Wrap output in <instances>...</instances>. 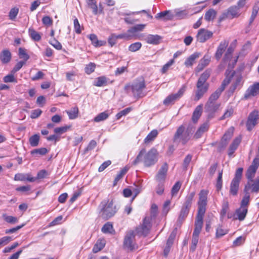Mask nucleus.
<instances>
[{"label":"nucleus","mask_w":259,"mask_h":259,"mask_svg":"<svg viewBox=\"0 0 259 259\" xmlns=\"http://www.w3.org/2000/svg\"><path fill=\"white\" fill-rule=\"evenodd\" d=\"M230 81V78H225L221 85L209 96L204 106L205 111L208 113V116L209 118L212 117L214 113L219 109L220 104L216 101L224 91L226 87L229 84Z\"/></svg>","instance_id":"obj_1"},{"label":"nucleus","mask_w":259,"mask_h":259,"mask_svg":"<svg viewBox=\"0 0 259 259\" xmlns=\"http://www.w3.org/2000/svg\"><path fill=\"white\" fill-rule=\"evenodd\" d=\"M207 194V191L204 190H201L199 194L198 209L195 222V229L193 233V236L199 237L201 231L203 216L206 211Z\"/></svg>","instance_id":"obj_2"},{"label":"nucleus","mask_w":259,"mask_h":259,"mask_svg":"<svg viewBox=\"0 0 259 259\" xmlns=\"http://www.w3.org/2000/svg\"><path fill=\"white\" fill-rule=\"evenodd\" d=\"M207 194V191L204 190H201L199 194L198 209L195 222V229L193 233V236L199 237L201 231L203 216L206 211Z\"/></svg>","instance_id":"obj_3"},{"label":"nucleus","mask_w":259,"mask_h":259,"mask_svg":"<svg viewBox=\"0 0 259 259\" xmlns=\"http://www.w3.org/2000/svg\"><path fill=\"white\" fill-rule=\"evenodd\" d=\"M195 131L194 127L189 125L187 128L184 125H180L177 130L172 138L173 142L177 145L181 143L186 145L190 140Z\"/></svg>","instance_id":"obj_4"},{"label":"nucleus","mask_w":259,"mask_h":259,"mask_svg":"<svg viewBox=\"0 0 259 259\" xmlns=\"http://www.w3.org/2000/svg\"><path fill=\"white\" fill-rule=\"evenodd\" d=\"M99 210L100 216L104 219L108 220L114 215L118 208L113 204V199H105L99 205Z\"/></svg>","instance_id":"obj_5"},{"label":"nucleus","mask_w":259,"mask_h":259,"mask_svg":"<svg viewBox=\"0 0 259 259\" xmlns=\"http://www.w3.org/2000/svg\"><path fill=\"white\" fill-rule=\"evenodd\" d=\"M130 87L132 88V91L135 98H140L146 95V94L144 92L146 85L143 78L137 79L132 83L131 86L127 85L125 86L124 88L125 90H128Z\"/></svg>","instance_id":"obj_6"},{"label":"nucleus","mask_w":259,"mask_h":259,"mask_svg":"<svg viewBox=\"0 0 259 259\" xmlns=\"http://www.w3.org/2000/svg\"><path fill=\"white\" fill-rule=\"evenodd\" d=\"M138 246L135 240V233L133 231H130L126 233L124 236L123 248L124 249L132 251L138 248Z\"/></svg>","instance_id":"obj_7"},{"label":"nucleus","mask_w":259,"mask_h":259,"mask_svg":"<svg viewBox=\"0 0 259 259\" xmlns=\"http://www.w3.org/2000/svg\"><path fill=\"white\" fill-rule=\"evenodd\" d=\"M243 168H238L235 174V177L232 180L230 184V194L235 196L237 194L239 190V186L242 178Z\"/></svg>","instance_id":"obj_8"},{"label":"nucleus","mask_w":259,"mask_h":259,"mask_svg":"<svg viewBox=\"0 0 259 259\" xmlns=\"http://www.w3.org/2000/svg\"><path fill=\"white\" fill-rule=\"evenodd\" d=\"M145 26V24H137L130 28L126 32L116 34V38L117 39L130 40L136 36V32L142 31Z\"/></svg>","instance_id":"obj_9"},{"label":"nucleus","mask_w":259,"mask_h":259,"mask_svg":"<svg viewBox=\"0 0 259 259\" xmlns=\"http://www.w3.org/2000/svg\"><path fill=\"white\" fill-rule=\"evenodd\" d=\"M151 219L146 216L143 220L142 224L137 228L136 233L139 236L147 235L151 227Z\"/></svg>","instance_id":"obj_10"},{"label":"nucleus","mask_w":259,"mask_h":259,"mask_svg":"<svg viewBox=\"0 0 259 259\" xmlns=\"http://www.w3.org/2000/svg\"><path fill=\"white\" fill-rule=\"evenodd\" d=\"M244 191V192L250 191L252 193H258L259 192V177H256L255 179L247 180Z\"/></svg>","instance_id":"obj_11"},{"label":"nucleus","mask_w":259,"mask_h":259,"mask_svg":"<svg viewBox=\"0 0 259 259\" xmlns=\"http://www.w3.org/2000/svg\"><path fill=\"white\" fill-rule=\"evenodd\" d=\"M157 152L154 148L151 149L145 155L144 162L146 166L154 164L157 161Z\"/></svg>","instance_id":"obj_12"},{"label":"nucleus","mask_w":259,"mask_h":259,"mask_svg":"<svg viewBox=\"0 0 259 259\" xmlns=\"http://www.w3.org/2000/svg\"><path fill=\"white\" fill-rule=\"evenodd\" d=\"M208 89V83H202L197 82L196 84V90L195 91V100L198 101L207 92Z\"/></svg>","instance_id":"obj_13"},{"label":"nucleus","mask_w":259,"mask_h":259,"mask_svg":"<svg viewBox=\"0 0 259 259\" xmlns=\"http://www.w3.org/2000/svg\"><path fill=\"white\" fill-rule=\"evenodd\" d=\"M258 166L259 158H255L253 159L246 172L245 176L247 180L253 179Z\"/></svg>","instance_id":"obj_14"},{"label":"nucleus","mask_w":259,"mask_h":259,"mask_svg":"<svg viewBox=\"0 0 259 259\" xmlns=\"http://www.w3.org/2000/svg\"><path fill=\"white\" fill-rule=\"evenodd\" d=\"M213 35V33L207 29L201 28L199 30L196 35L197 40L203 43L210 38Z\"/></svg>","instance_id":"obj_15"},{"label":"nucleus","mask_w":259,"mask_h":259,"mask_svg":"<svg viewBox=\"0 0 259 259\" xmlns=\"http://www.w3.org/2000/svg\"><path fill=\"white\" fill-rule=\"evenodd\" d=\"M230 78L231 82V80H233L232 85L229 88V92L231 94L233 93L237 89L238 87H240L241 84L242 77L240 75H234L232 74L230 76H227L225 78Z\"/></svg>","instance_id":"obj_16"},{"label":"nucleus","mask_w":259,"mask_h":259,"mask_svg":"<svg viewBox=\"0 0 259 259\" xmlns=\"http://www.w3.org/2000/svg\"><path fill=\"white\" fill-rule=\"evenodd\" d=\"M185 89L184 88H181L178 93L169 95L163 101V104L168 106L174 102L176 100L180 99L184 94Z\"/></svg>","instance_id":"obj_17"},{"label":"nucleus","mask_w":259,"mask_h":259,"mask_svg":"<svg viewBox=\"0 0 259 259\" xmlns=\"http://www.w3.org/2000/svg\"><path fill=\"white\" fill-rule=\"evenodd\" d=\"M258 119V112L253 111L250 113L246 123L247 128L248 131H251L257 123V120Z\"/></svg>","instance_id":"obj_18"},{"label":"nucleus","mask_w":259,"mask_h":259,"mask_svg":"<svg viewBox=\"0 0 259 259\" xmlns=\"http://www.w3.org/2000/svg\"><path fill=\"white\" fill-rule=\"evenodd\" d=\"M258 93L259 82H256L248 88L244 94V98L245 99H248L256 96Z\"/></svg>","instance_id":"obj_19"},{"label":"nucleus","mask_w":259,"mask_h":259,"mask_svg":"<svg viewBox=\"0 0 259 259\" xmlns=\"http://www.w3.org/2000/svg\"><path fill=\"white\" fill-rule=\"evenodd\" d=\"M168 165L166 163H163L159 169L155 176L156 181L164 182L165 181L167 172L168 170Z\"/></svg>","instance_id":"obj_20"},{"label":"nucleus","mask_w":259,"mask_h":259,"mask_svg":"<svg viewBox=\"0 0 259 259\" xmlns=\"http://www.w3.org/2000/svg\"><path fill=\"white\" fill-rule=\"evenodd\" d=\"M228 45L229 41L227 40H224L220 43L214 55L215 58L217 60H219L221 59Z\"/></svg>","instance_id":"obj_21"},{"label":"nucleus","mask_w":259,"mask_h":259,"mask_svg":"<svg viewBox=\"0 0 259 259\" xmlns=\"http://www.w3.org/2000/svg\"><path fill=\"white\" fill-rule=\"evenodd\" d=\"M155 18L157 19H163L164 20H172L174 18V14L170 11H165L156 14Z\"/></svg>","instance_id":"obj_22"},{"label":"nucleus","mask_w":259,"mask_h":259,"mask_svg":"<svg viewBox=\"0 0 259 259\" xmlns=\"http://www.w3.org/2000/svg\"><path fill=\"white\" fill-rule=\"evenodd\" d=\"M247 212V208L245 207H240L237 209L234 215V219H238L241 221L244 220Z\"/></svg>","instance_id":"obj_23"},{"label":"nucleus","mask_w":259,"mask_h":259,"mask_svg":"<svg viewBox=\"0 0 259 259\" xmlns=\"http://www.w3.org/2000/svg\"><path fill=\"white\" fill-rule=\"evenodd\" d=\"M201 55L199 52H195L188 57L185 61L184 64L186 67L192 66L195 63L197 59Z\"/></svg>","instance_id":"obj_24"},{"label":"nucleus","mask_w":259,"mask_h":259,"mask_svg":"<svg viewBox=\"0 0 259 259\" xmlns=\"http://www.w3.org/2000/svg\"><path fill=\"white\" fill-rule=\"evenodd\" d=\"M161 37L158 35L148 34L145 38V40L149 44L157 45L159 43Z\"/></svg>","instance_id":"obj_25"},{"label":"nucleus","mask_w":259,"mask_h":259,"mask_svg":"<svg viewBox=\"0 0 259 259\" xmlns=\"http://www.w3.org/2000/svg\"><path fill=\"white\" fill-rule=\"evenodd\" d=\"M203 105L201 104L196 107L193 112L192 119L194 122H196L200 117L202 112Z\"/></svg>","instance_id":"obj_26"},{"label":"nucleus","mask_w":259,"mask_h":259,"mask_svg":"<svg viewBox=\"0 0 259 259\" xmlns=\"http://www.w3.org/2000/svg\"><path fill=\"white\" fill-rule=\"evenodd\" d=\"M234 133V127H231L224 134L222 139V143L223 145H226L228 141L231 138Z\"/></svg>","instance_id":"obj_27"},{"label":"nucleus","mask_w":259,"mask_h":259,"mask_svg":"<svg viewBox=\"0 0 259 259\" xmlns=\"http://www.w3.org/2000/svg\"><path fill=\"white\" fill-rule=\"evenodd\" d=\"M209 127V124L207 122L204 123L202 124L198 130L196 132L194 137L196 139H198L201 137L202 135L205 132H206Z\"/></svg>","instance_id":"obj_28"},{"label":"nucleus","mask_w":259,"mask_h":259,"mask_svg":"<svg viewBox=\"0 0 259 259\" xmlns=\"http://www.w3.org/2000/svg\"><path fill=\"white\" fill-rule=\"evenodd\" d=\"M11 58V54L9 50H4L0 56V59L3 63H8Z\"/></svg>","instance_id":"obj_29"},{"label":"nucleus","mask_w":259,"mask_h":259,"mask_svg":"<svg viewBox=\"0 0 259 259\" xmlns=\"http://www.w3.org/2000/svg\"><path fill=\"white\" fill-rule=\"evenodd\" d=\"M189 209L187 206H182L178 220L179 222L182 223L185 220L189 213Z\"/></svg>","instance_id":"obj_30"},{"label":"nucleus","mask_w":259,"mask_h":259,"mask_svg":"<svg viewBox=\"0 0 259 259\" xmlns=\"http://www.w3.org/2000/svg\"><path fill=\"white\" fill-rule=\"evenodd\" d=\"M88 7L92 10L93 13L95 15H97L98 12V8L97 5L96 0H87L86 1Z\"/></svg>","instance_id":"obj_31"},{"label":"nucleus","mask_w":259,"mask_h":259,"mask_svg":"<svg viewBox=\"0 0 259 259\" xmlns=\"http://www.w3.org/2000/svg\"><path fill=\"white\" fill-rule=\"evenodd\" d=\"M239 9L236 6L231 7L228 11V15H230L231 18L238 17L239 14Z\"/></svg>","instance_id":"obj_32"},{"label":"nucleus","mask_w":259,"mask_h":259,"mask_svg":"<svg viewBox=\"0 0 259 259\" xmlns=\"http://www.w3.org/2000/svg\"><path fill=\"white\" fill-rule=\"evenodd\" d=\"M195 195V192H192L188 194L185 199V201L184 203L183 206H187L188 208H190L193 199Z\"/></svg>","instance_id":"obj_33"},{"label":"nucleus","mask_w":259,"mask_h":259,"mask_svg":"<svg viewBox=\"0 0 259 259\" xmlns=\"http://www.w3.org/2000/svg\"><path fill=\"white\" fill-rule=\"evenodd\" d=\"M211 73V70L210 69H207L200 76V77L199 78L198 81L199 82H201L202 83H207L206 82L207 79L209 78L210 76Z\"/></svg>","instance_id":"obj_34"},{"label":"nucleus","mask_w":259,"mask_h":259,"mask_svg":"<svg viewBox=\"0 0 259 259\" xmlns=\"http://www.w3.org/2000/svg\"><path fill=\"white\" fill-rule=\"evenodd\" d=\"M217 12L212 9H209L207 11L204 16V19L207 21H210L213 20L216 16Z\"/></svg>","instance_id":"obj_35"},{"label":"nucleus","mask_w":259,"mask_h":259,"mask_svg":"<svg viewBox=\"0 0 259 259\" xmlns=\"http://www.w3.org/2000/svg\"><path fill=\"white\" fill-rule=\"evenodd\" d=\"M259 10V2H257L252 8L251 15L249 19V24H251L256 17Z\"/></svg>","instance_id":"obj_36"},{"label":"nucleus","mask_w":259,"mask_h":259,"mask_svg":"<svg viewBox=\"0 0 259 259\" xmlns=\"http://www.w3.org/2000/svg\"><path fill=\"white\" fill-rule=\"evenodd\" d=\"M105 245L104 241L98 240L93 248V252L97 253L102 249Z\"/></svg>","instance_id":"obj_37"},{"label":"nucleus","mask_w":259,"mask_h":259,"mask_svg":"<svg viewBox=\"0 0 259 259\" xmlns=\"http://www.w3.org/2000/svg\"><path fill=\"white\" fill-rule=\"evenodd\" d=\"M70 119H74L77 117L78 114V109L77 107H74L69 111H66Z\"/></svg>","instance_id":"obj_38"},{"label":"nucleus","mask_w":259,"mask_h":259,"mask_svg":"<svg viewBox=\"0 0 259 259\" xmlns=\"http://www.w3.org/2000/svg\"><path fill=\"white\" fill-rule=\"evenodd\" d=\"M109 117V114L105 111L97 115L94 119V121L96 122H99L106 120Z\"/></svg>","instance_id":"obj_39"},{"label":"nucleus","mask_w":259,"mask_h":259,"mask_svg":"<svg viewBox=\"0 0 259 259\" xmlns=\"http://www.w3.org/2000/svg\"><path fill=\"white\" fill-rule=\"evenodd\" d=\"M29 34L31 38L34 41H38L41 39L40 34L32 28L29 29Z\"/></svg>","instance_id":"obj_40"},{"label":"nucleus","mask_w":259,"mask_h":259,"mask_svg":"<svg viewBox=\"0 0 259 259\" xmlns=\"http://www.w3.org/2000/svg\"><path fill=\"white\" fill-rule=\"evenodd\" d=\"M89 37L91 40L92 44L95 47H100L103 45V42L98 40L96 35L91 34L89 36Z\"/></svg>","instance_id":"obj_41"},{"label":"nucleus","mask_w":259,"mask_h":259,"mask_svg":"<svg viewBox=\"0 0 259 259\" xmlns=\"http://www.w3.org/2000/svg\"><path fill=\"white\" fill-rule=\"evenodd\" d=\"M40 136L38 134H35L29 138V141L30 145L36 147L38 145Z\"/></svg>","instance_id":"obj_42"},{"label":"nucleus","mask_w":259,"mask_h":259,"mask_svg":"<svg viewBox=\"0 0 259 259\" xmlns=\"http://www.w3.org/2000/svg\"><path fill=\"white\" fill-rule=\"evenodd\" d=\"M2 217L6 222L12 224H15L18 222L17 218L11 215H8L6 213L3 214Z\"/></svg>","instance_id":"obj_43"},{"label":"nucleus","mask_w":259,"mask_h":259,"mask_svg":"<svg viewBox=\"0 0 259 259\" xmlns=\"http://www.w3.org/2000/svg\"><path fill=\"white\" fill-rule=\"evenodd\" d=\"M107 82V79L105 76H102L98 77L94 83V85L97 87H102L106 85Z\"/></svg>","instance_id":"obj_44"},{"label":"nucleus","mask_w":259,"mask_h":259,"mask_svg":"<svg viewBox=\"0 0 259 259\" xmlns=\"http://www.w3.org/2000/svg\"><path fill=\"white\" fill-rule=\"evenodd\" d=\"M158 132L157 130L152 131L145 138L144 142L145 143H149L153 141L157 136Z\"/></svg>","instance_id":"obj_45"},{"label":"nucleus","mask_w":259,"mask_h":259,"mask_svg":"<svg viewBox=\"0 0 259 259\" xmlns=\"http://www.w3.org/2000/svg\"><path fill=\"white\" fill-rule=\"evenodd\" d=\"M157 186L155 187V191L158 195H161L163 194L164 190V182L156 181Z\"/></svg>","instance_id":"obj_46"},{"label":"nucleus","mask_w":259,"mask_h":259,"mask_svg":"<svg viewBox=\"0 0 259 259\" xmlns=\"http://www.w3.org/2000/svg\"><path fill=\"white\" fill-rule=\"evenodd\" d=\"M127 171V169L126 168H124L122 169H121L120 172L117 175L116 177H115L114 182H113V186H115L117 182L122 178L123 176L126 173Z\"/></svg>","instance_id":"obj_47"},{"label":"nucleus","mask_w":259,"mask_h":259,"mask_svg":"<svg viewBox=\"0 0 259 259\" xmlns=\"http://www.w3.org/2000/svg\"><path fill=\"white\" fill-rule=\"evenodd\" d=\"M113 230V226L109 222L106 223L102 228V231L104 233H111Z\"/></svg>","instance_id":"obj_48"},{"label":"nucleus","mask_w":259,"mask_h":259,"mask_svg":"<svg viewBox=\"0 0 259 259\" xmlns=\"http://www.w3.org/2000/svg\"><path fill=\"white\" fill-rule=\"evenodd\" d=\"M142 47V44L140 42H136L131 44L128 47V50L132 52H136L139 50Z\"/></svg>","instance_id":"obj_49"},{"label":"nucleus","mask_w":259,"mask_h":259,"mask_svg":"<svg viewBox=\"0 0 259 259\" xmlns=\"http://www.w3.org/2000/svg\"><path fill=\"white\" fill-rule=\"evenodd\" d=\"M181 185L182 183L179 181L175 183V184L173 186L171 191L172 196H174L177 194L181 188Z\"/></svg>","instance_id":"obj_50"},{"label":"nucleus","mask_w":259,"mask_h":259,"mask_svg":"<svg viewBox=\"0 0 259 259\" xmlns=\"http://www.w3.org/2000/svg\"><path fill=\"white\" fill-rule=\"evenodd\" d=\"M222 175H223V170H222L221 171L219 172L217 183H216V188L218 191H220L221 190L222 188L223 185V181H222Z\"/></svg>","instance_id":"obj_51"},{"label":"nucleus","mask_w":259,"mask_h":259,"mask_svg":"<svg viewBox=\"0 0 259 259\" xmlns=\"http://www.w3.org/2000/svg\"><path fill=\"white\" fill-rule=\"evenodd\" d=\"M157 210L158 208L157 205L155 204H153L151 207L150 215L148 217L151 219V221L156 217L157 214Z\"/></svg>","instance_id":"obj_52"},{"label":"nucleus","mask_w":259,"mask_h":259,"mask_svg":"<svg viewBox=\"0 0 259 259\" xmlns=\"http://www.w3.org/2000/svg\"><path fill=\"white\" fill-rule=\"evenodd\" d=\"M228 230L223 229L222 226H219L217 229L216 237L220 238L228 233Z\"/></svg>","instance_id":"obj_53"},{"label":"nucleus","mask_w":259,"mask_h":259,"mask_svg":"<svg viewBox=\"0 0 259 259\" xmlns=\"http://www.w3.org/2000/svg\"><path fill=\"white\" fill-rule=\"evenodd\" d=\"M26 50L20 48L19 49V56L21 59H23L25 61L28 60L29 59V56L26 53Z\"/></svg>","instance_id":"obj_54"},{"label":"nucleus","mask_w":259,"mask_h":259,"mask_svg":"<svg viewBox=\"0 0 259 259\" xmlns=\"http://www.w3.org/2000/svg\"><path fill=\"white\" fill-rule=\"evenodd\" d=\"M175 13L174 17H176L178 19L184 18L188 14V13L186 10L179 11L178 10H176L175 11Z\"/></svg>","instance_id":"obj_55"},{"label":"nucleus","mask_w":259,"mask_h":259,"mask_svg":"<svg viewBox=\"0 0 259 259\" xmlns=\"http://www.w3.org/2000/svg\"><path fill=\"white\" fill-rule=\"evenodd\" d=\"M245 194L243 197V199L241 201V206L240 207H245L247 206L249 203V199H250V195L249 192H245Z\"/></svg>","instance_id":"obj_56"},{"label":"nucleus","mask_w":259,"mask_h":259,"mask_svg":"<svg viewBox=\"0 0 259 259\" xmlns=\"http://www.w3.org/2000/svg\"><path fill=\"white\" fill-rule=\"evenodd\" d=\"M19 12L18 8L16 7H14L11 9L9 14V19L11 20H14L16 17H17Z\"/></svg>","instance_id":"obj_57"},{"label":"nucleus","mask_w":259,"mask_h":259,"mask_svg":"<svg viewBox=\"0 0 259 259\" xmlns=\"http://www.w3.org/2000/svg\"><path fill=\"white\" fill-rule=\"evenodd\" d=\"M199 237L192 236L191 245L190 246V250L194 251L196 247L197 244L198 242Z\"/></svg>","instance_id":"obj_58"},{"label":"nucleus","mask_w":259,"mask_h":259,"mask_svg":"<svg viewBox=\"0 0 259 259\" xmlns=\"http://www.w3.org/2000/svg\"><path fill=\"white\" fill-rule=\"evenodd\" d=\"M95 67H96L95 64H94L93 63H90L86 66V67L85 68V72L87 74H90L94 71Z\"/></svg>","instance_id":"obj_59"},{"label":"nucleus","mask_w":259,"mask_h":259,"mask_svg":"<svg viewBox=\"0 0 259 259\" xmlns=\"http://www.w3.org/2000/svg\"><path fill=\"white\" fill-rule=\"evenodd\" d=\"M174 59L170 60L167 63L163 65L161 70V72L162 73H165L169 69V67L174 63Z\"/></svg>","instance_id":"obj_60"},{"label":"nucleus","mask_w":259,"mask_h":259,"mask_svg":"<svg viewBox=\"0 0 259 259\" xmlns=\"http://www.w3.org/2000/svg\"><path fill=\"white\" fill-rule=\"evenodd\" d=\"M146 150L144 149H142L137 156L136 158L133 162L134 165L137 164L140 161H141L143 155L145 153Z\"/></svg>","instance_id":"obj_61"},{"label":"nucleus","mask_w":259,"mask_h":259,"mask_svg":"<svg viewBox=\"0 0 259 259\" xmlns=\"http://www.w3.org/2000/svg\"><path fill=\"white\" fill-rule=\"evenodd\" d=\"M31 244V243L27 246H23L21 249H20L18 251H17L16 253H15L13 255H12L9 259H18L20 255L21 254V253L23 251V249L28 247Z\"/></svg>","instance_id":"obj_62"},{"label":"nucleus","mask_w":259,"mask_h":259,"mask_svg":"<svg viewBox=\"0 0 259 259\" xmlns=\"http://www.w3.org/2000/svg\"><path fill=\"white\" fill-rule=\"evenodd\" d=\"M233 113V109L229 108L227 109L224 115L221 117L220 119L223 120L229 118L232 116Z\"/></svg>","instance_id":"obj_63"},{"label":"nucleus","mask_w":259,"mask_h":259,"mask_svg":"<svg viewBox=\"0 0 259 259\" xmlns=\"http://www.w3.org/2000/svg\"><path fill=\"white\" fill-rule=\"evenodd\" d=\"M69 127L67 126L57 127L54 129V132L56 134H62L66 132L68 130V129L69 128Z\"/></svg>","instance_id":"obj_64"}]
</instances>
